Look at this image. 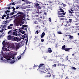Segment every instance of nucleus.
<instances>
[{"instance_id":"nucleus-16","label":"nucleus","mask_w":79,"mask_h":79,"mask_svg":"<svg viewBox=\"0 0 79 79\" xmlns=\"http://www.w3.org/2000/svg\"><path fill=\"white\" fill-rule=\"evenodd\" d=\"M45 33L44 32H43L42 34H41V38H43L45 36Z\"/></svg>"},{"instance_id":"nucleus-59","label":"nucleus","mask_w":79,"mask_h":79,"mask_svg":"<svg viewBox=\"0 0 79 79\" xmlns=\"http://www.w3.org/2000/svg\"><path fill=\"white\" fill-rule=\"evenodd\" d=\"M8 18H9V16H7L6 18V19H8Z\"/></svg>"},{"instance_id":"nucleus-14","label":"nucleus","mask_w":79,"mask_h":79,"mask_svg":"<svg viewBox=\"0 0 79 79\" xmlns=\"http://www.w3.org/2000/svg\"><path fill=\"white\" fill-rule=\"evenodd\" d=\"M58 15H65V13L64 12L60 13V12H58Z\"/></svg>"},{"instance_id":"nucleus-7","label":"nucleus","mask_w":79,"mask_h":79,"mask_svg":"<svg viewBox=\"0 0 79 79\" xmlns=\"http://www.w3.org/2000/svg\"><path fill=\"white\" fill-rule=\"evenodd\" d=\"M15 47L16 49H19V48H20V47H21V44H20V43H15Z\"/></svg>"},{"instance_id":"nucleus-48","label":"nucleus","mask_w":79,"mask_h":79,"mask_svg":"<svg viewBox=\"0 0 79 79\" xmlns=\"http://www.w3.org/2000/svg\"><path fill=\"white\" fill-rule=\"evenodd\" d=\"M15 13H14V12L13 11V12H12L11 13V15H13L14 14H15Z\"/></svg>"},{"instance_id":"nucleus-38","label":"nucleus","mask_w":79,"mask_h":79,"mask_svg":"<svg viewBox=\"0 0 79 79\" xmlns=\"http://www.w3.org/2000/svg\"><path fill=\"white\" fill-rule=\"evenodd\" d=\"M19 26V23H16V26Z\"/></svg>"},{"instance_id":"nucleus-4","label":"nucleus","mask_w":79,"mask_h":79,"mask_svg":"<svg viewBox=\"0 0 79 79\" xmlns=\"http://www.w3.org/2000/svg\"><path fill=\"white\" fill-rule=\"evenodd\" d=\"M14 37V36H11L10 35H8V36L7 37L8 40H13V38Z\"/></svg>"},{"instance_id":"nucleus-5","label":"nucleus","mask_w":79,"mask_h":79,"mask_svg":"<svg viewBox=\"0 0 79 79\" xmlns=\"http://www.w3.org/2000/svg\"><path fill=\"white\" fill-rule=\"evenodd\" d=\"M20 40H21L19 39V38H18L17 37H15V36H14L12 41H16V42H19Z\"/></svg>"},{"instance_id":"nucleus-53","label":"nucleus","mask_w":79,"mask_h":79,"mask_svg":"<svg viewBox=\"0 0 79 79\" xmlns=\"http://www.w3.org/2000/svg\"><path fill=\"white\" fill-rule=\"evenodd\" d=\"M15 2L11 3L12 5H15Z\"/></svg>"},{"instance_id":"nucleus-13","label":"nucleus","mask_w":79,"mask_h":79,"mask_svg":"<svg viewBox=\"0 0 79 79\" xmlns=\"http://www.w3.org/2000/svg\"><path fill=\"white\" fill-rule=\"evenodd\" d=\"M71 49H72V48H65L64 50H65V52H69V50H70Z\"/></svg>"},{"instance_id":"nucleus-43","label":"nucleus","mask_w":79,"mask_h":79,"mask_svg":"<svg viewBox=\"0 0 79 79\" xmlns=\"http://www.w3.org/2000/svg\"><path fill=\"white\" fill-rule=\"evenodd\" d=\"M21 33H22L23 34H24V33H25V31H22L21 32Z\"/></svg>"},{"instance_id":"nucleus-31","label":"nucleus","mask_w":79,"mask_h":79,"mask_svg":"<svg viewBox=\"0 0 79 79\" xmlns=\"http://www.w3.org/2000/svg\"><path fill=\"white\" fill-rule=\"evenodd\" d=\"M71 68L74 70H76V68L73 67H72Z\"/></svg>"},{"instance_id":"nucleus-56","label":"nucleus","mask_w":79,"mask_h":79,"mask_svg":"<svg viewBox=\"0 0 79 79\" xmlns=\"http://www.w3.org/2000/svg\"><path fill=\"white\" fill-rule=\"evenodd\" d=\"M8 14V12H7L6 10L5 11V14Z\"/></svg>"},{"instance_id":"nucleus-11","label":"nucleus","mask_w":79,"mask_h":79,"mask_svg":"<svg viewBox=\"0 0 79 79\" xmlns=\"http://www.w3.org/2000/svg\"><path fill=\"white\" fill-rule=\"evenodd\" d=\"M14 31L13 30L12 31V30H10L7 33L8 34H10V35H12L13 34V32Z\"/></svg>"},{"instance_id":"nucleus-52","label":"nucleus","mask_w":79,"mask_h":79,"mask_svg":"<svg viewBox=\"0 0 79 79\" xmlns=\"http://www.w3.org/2000/svg\"><path fill=\"white\" fill-rule=\"evenodd\" d=\"M76 3H79V0H77V2H76Z\"/></svg>"},{"instance_id":"nucleus-23","label":"nucleus","mask_w":79,"mask_h":79,"mask_svg":"<svg viewBox=\"0 0 79 79\" xmlns=\"http://www.w3.org/2000/svg\"><path fill=\"white\" fill-rule=\"evenodd\" d=\"M48 2L49 3H53L54 2V0H50V1H48Z\"/></svg>"},{"instance_id":"nucleus-17","label":"nucleus","mask_w":79,"mask_h":79,"mask_svg":"<svg viewBox=\"0 0 79 79\" xmlns=\"http://www.w3.org/2000/svg\"><path fill=\"white\" fill-rule=\"evenodd\" d=\"M10 48H13V49H15V45L14 44H12L11 46L10 47Z\"/></svg>"},{"instance_id":"nucleus-51","label":"nucleus","mask_w":79,"mask_h":79,"mask_svg":"<svg viewBox=\"0 0 79 79\" xmlns=\"http://www.w3.org/2000/svg\"><path fill=\"white\" fill-rule=\"evenodd\" d=\"M37 13H38L39 14H40L42 13V12H39V11H38V12H37Z\"/></svg>"},{"instance_id":"nucleus-40","label":"nucleus","mask_w":79,"mask_h":79,"mask_svg":"<svg viewBox=\"0 0 79 79\" xmlns=\"http://www.w3.org/2000/svg\"><path fill=\"white\" fill-rule=\"evenodd\" d=\"M49 21H50V22H52V20L50 18H49Z\"/></svg>"},{"instance_id":"nucleus-60","label":"nucleus","mask_w":79,"mask_h":79,"mask_svg":"<svg viewBox=\"0 0 79 79\" xmlns=\"http://www.w3.org/2000/svg\"><path fill=\"white\" fill-rule=\"evenodd\" d=\"M8 10H10V9H11V7H8Z\"/></svg>"},{"instance_id":"nucleus-1","label":"nucleus","mask_w":79,"mask_h":79,"mask_svg":"<svg viewBox=\"0 0 79 79\" xmlns=\"http://www.w3.org/2000/svg\"><path fill=\"white\" fill-rule=\"evenodd\" d=\"M44 65H45V64H41L38 66L39 68V69L40 74H42V73H45L43 70L45 69V66H43Z\"/></svg>"},{"instance_id":"nucleus-49","label":"nucleus","mask_w":79,"mask_h":79,"mask_svg":"<svg viewBox=\"0 0 79 79\" xmlns=\"http://www.w3.org/2000/svg\"><path fill=\"white\" fill-rule=\"evenodd\" d=\"M3 32V30L0 31V32H1V33H2Z\"/></svg>"},{"instance_id":"nucleus-25","label":"nucleus","mask_w":79,"mask_h":79,"mask_svg":"<svg viewBox=\"0 0 79 79\" xmlns=\"http://www.w3.org/2000/svg\"><path fill=\"white\" fill-rule=\"evenodd\" d=\"M12 28V27H10V26L9 25L8 26L7 29H10Z\"/></svg>"},{"instance_id":"nucleus-39","label":"nucleus","mask_w":79,"mask_h":79,"mask_svg":"<svg viewBox=\"0 0 79 79\" xmlns=\"http://www.w3.org/2000/svg\"><path fill=\"white\" fill-rule=\"evenodd\" d=\"M52 66H53V67H56V64H55L54 65H53Z\"/></svg>"},{"instance_id":"nucleus-64","label":"nucleus","mask_w":79,"mask_h":79,"mask_svg":"<svg viewBox=\"0 0 79 79\" xmlns=\"http://www.w3.org/2000/svg\"><path fill=\"white\" fill-rule=\"evenodd\" d=\"M1 60H3V57H2L1 58Z\"/></svg>"},{"instance_id":"nucleus-15","label":"nucleus","mask_w":79,"mask_h":79,"mask_svg":"<svg viewBox=\"0 0 79 79\" xmlns=\"http://www.w3.org/2000/svg\"><path fill=\"white\" fill-rule=\"evenodd\" d=\"M12 35H16V36H18V33H16L15 31H13L12 32Z\"/></svg>"},{"instance_id":"nucleus-30","label":"nucleus","mask_w":79,"mask_h":79,"mask_svg":"<svg viewBox=\"0 0 79 79\" xmlns=\"http://www.w3.org/2000/svg\"><path fill=\"white\" fill-rule=\"evenodd\" d=\"M4 24H6L8 23V20H6L5 21H3Z\"/></svg>"},{"instance_id":"nucleus-24","label":"nucleus","mask_w":79,"mask_h":79,"mask_svg":"<svg viewBox=\"0 0 79 79\" xmlns=\"http://www.w3.org/2000/svg\"><path fill=\"white\" fill-rule=\"evenodd\" d=\"M24 36H25V38H27V39H28V37H27V35L24 34Z\"/></svg>"},{"instance_id":"nucleus-36","label":"nucleus","mask_w":79,"mask_h":79,"mask_svg":"<svg viewBox=\"0 0 79 79\" xmlns=\"http://www.w3.org/2000/svg\"><path fill=\"white\" fill-rule=\"evenodd\" d=\"M4 48H5V49L6 50H7V48H5V47H4L3 46V47L2 48V50H3Z\"/></svg>"},{"instance_id":"nucleus-19","label":"nucleus","mask_w":79,"mask_h":79,"mask_svg":"<svg viewBox=\"0 0 79 79\" xmlns=\"http://www.w3.org/2000/svg\"><path fill=\"white\" fill-rule=\"evenodd\" d=\"M48 51L49 53H52V49L51 48H48Z\"/></svg>"},{"instance_id":"nucleus-57","label":"nucleus","mask_w":79,"mask_h":79,"mask_svg":"<svg viewBox=\"0 0 79 79\" xmlns=\"http://www.w3.org/2000/svg\"><path fill=\"white\" fill-rule=\"evenodd\" d=\"M7 13H10V10H6Z\"/></svg>"},{"instance_id":"nucleus-26","label":"nucleus","mask_w":79,"mask_h":79,"mask_svg":"<svg viewBox=\"0 0 79 79\" xmlns=\"http://www.w3.org/2000/svg\"><path fill=\"white\" fill-rule=\"evenodd\" d=\"M25 40H26V44L27 45V42H28V39H25Z\"/></svg>"},{"instance_id":"nucleus-18","label":"nucleus","mask_w":79,"mask_h":79,"mask_svg":"<svg viewBox=\"0 0 79 79\" xmlns=\"http://www.w3.org/2000/svg\"><path fill=\"white\" fill-rule=\"evenodd\" d=\"M24 15V14L22 12H19L17 14V15Z\"/></svg>"},{"instance_id":"nucleus-45","label":"nucleus","mask_w":79,"mask_h":79,"mask_svg":"<svg viewBox=\"0 0 79 79\" xmlns=\"http://www.w3.org/2000/svg\"><path fill=\"white\" fill-rule=\"evenodd\" d=\"M58 17H60V18H61V17H64V16L63 15L59 16H58Z\"/></svg>"},{"instance_id":"nucleus-41","label":"nucleus","mask_w":79,"mask_h":79,"mask_svg":"<svg viewBox=\"0 0 79 79\" xmlns=\"http://www.w3.org/2000/svg\"><path fill=\"white\" fill-rule=\"evenodd\" d=\"M6 27V25H4L3 26H2V28L3 29V28H5V27Z\"/></svg>"},{"instance_id":"nucleus-35","label":"nucleus","mask_w":79,"mask_h":79,"mask_svg":"<svg viewBox=\"0 0 79 79\" xmlns=\"http://www.w3.org/2000/svg\"><path fill=\"white\" fill-rule=\"evenodd\" d=\"M74 54L73 53L72 54V56H74L75 54H76L77 53V52H74Z\"/></svg>"},{"instance_id":"nucleus-6","label":"nucleus","mask_w":79,"mask_h":79,"mask_svg":"<svg viewBox=\"0 0 79 79\" xmlns=\"http://www.w3.org/2000/svg\"><path fill=\"white\" fill-rule=\"evenodd\" d=\"M18 17L19 18H21V19H22V21H23V20H24V19H25L24 15H23L22 14H21L20 15H18Z\"/></svg>"},{"instance_id":"nucleus-37","label":"nucleus","mask_w":79,"mask_h":79,"mask_svg":"<svg viewBox=\"0 0 79 79\" xmlns=\"http://www.w3.org/2000/svg\"><path fill=\"white\" fill-rule=\"evenodd\" d=\"M16 23H15V22H14V26H16Z\"/></svg>"},{"instance_id":"nucleus-22","label":"nucleus","mask_w":79,"mask_h":79,"mask_svg":"<svg viewBox=\"0 0 79 79\" xmlns=\"http://www.w3.org/2000/svg\"><path fill=\"white\" fill-rule=\"evenodd\" d=\"M65 47H66V46L65 45L63 46L62 48V50H64L65 48H65Z\"/></svg>"},{"instance_id":"nucleus-63","label":"nucleus","mask_w":79,"mask_h":79,"mask_svg":"<svg viewBox=\"0 0 79 79\" xmlns=\"http://www.w3.org/2000/svg\"><path fill=\"white\" fill-rule=\"evenodd\" d=\"M34 67H37V65H35V64H34Z\"/></svg>"},{"instance_id":"nucleus-42","label":"nucleus","mask_w":79,"mask_h":79,"mask_svg":"<svg viewBox=\"0 0 79 79\" xmlns=\"http://www.w3.org/2000/svg\"><path fill=\"white\" fill-rule=\"evenodd\" d=\"M77 1V0H73V1L74 3H76Z\"/></svg>"},{"instance_id":"nucleus-33","label":"nucleus","mask_w":79,"mask_h":79,"mask_svg":"<svg viewBox=\"0 0 79 79\" xmlns=\"http://www.w3.org/2000/svg\"><path fill=\"white\" fill-rule=\"evenodd\" d=\"M22 26H23V27H26V28H27V25H23Z\"/></svg>"},{"instance_id":"nucleus-20","label":"nucleus","mask_w":79,"mask_h":79,"mask_svg":"<svg viewBox=\"0 0 79 79\" xmlns=\"http://www.w3.org/2000/svg\"><path fill=\"white\" fill-rule=\"evenodd\" d=\"M19 44H20V46L21 47L22 46H23V45H24V42L22 41L21 43H19Z\"/></svg>"},{"instance_id":"nucleus-61","label":"nucleus","mask_w":79,"mask_h":79,"mask_svg":"<svg viewBox=\"0 0 79 79\" xmlns=\"http://www.w3.org/2000/svg\"><path fill=\"white\" fill-rule=\"evenodd\" d=\"M3 16L4 17H6V15H3Z\"/></svg>"},{"instance_id":"nucleus-29","label":"nucleus","mask_w":79,"mask_h":79,"mask_svg":"<svg viewBox=\"0 0 79 79\" xmlns=\"http://www.w3.org/2000/svg\"><path fill=\"white\" fill-rule=\"evenodd\" d=\"M15 60H13L11 62H10V64H13V63H15Z\"/></svg>"},{"instance_id":"nucleus-27","label":"nucleus","mask_w":79,"mask_h":79,"mask_svg":"<svg viewBox=\"0 0 79 79\" xmlns=\"http://www.w3.org/2000/svg\"><path fill=\"white\" fill-rule=\"evenodd\" d=\"M69 39L71 40L73 39V36H69Z\"/></svg>"},{"instance_id":"nucleus-12","label":"nucleus","mask_w":79,"mask_h":79,"mask_svg":"<svg viewBox=\"0 0 79 79\" xmlns=\"http://www.w3.org/2000/svg\"><path fill=\"white\" fill-rule=\"evenodd\" d=\"M59 10H60V11H58V12H62V13H64V11L61 8H60V6L59 7Z\"/></svg>"},{"instance_id":"nucleus-10","label":"nucleus","mask_w":79,"mask_h":79,"mask_svg":"<svg viewBox=\"0 0 79 79\" xmlns=\"http://www.w3.org/2000/svg\"><path fill=\"white\" fill-rule=\"evenodd\" d=\"M72 22H73V20L71 19H69V21H67L66 22V24H68L69 23H71Z\"/></svg>"},{"instance_id":"nucleus-34","label":"nucleus","mask_w":79,"mask_h":79,"mask_svg":"<svg viewBox=\"0 0 79 79\" xmlns=\"http://www.w3.org/2000/svg\"><path fill=\"white\" fill-rule=\"evenodd\" d=\"M18 30H17V29H15V30H14V31L16 33H17L18 32Z\"/></svg>"},{"instance_id":"nucleus-58","label":"nucleus","mask_w":79,"mask_h":79,"mask_svg":"<svg viewBox=\"0 0 79 79\" xmlns=\"http://www.w3.org/2000/svg\"><path fill=\"white\" fill-rule=\"evenodd\" d=\"M24 52H23L22 54H21V56H22L24 55Z\"/></svg>"},{"instance_id":"nucleus-47","label":"nucleus","mask_w":79,"mask_h":79,"mask_svg":"<svg viewBox=\"0 0 79 79\" xmlns=\"http://www.w3.org/2000/svg\"><path fill=\"white\" fill-rule=\"evenodd\" d=\"M41 42H44V39H42L41 40Z\"/></svg>"},{"instance_id":"nucleus-62","label":"nucleus","mask_w":79,"mask_h":79,"mask_svg":"<svg viewBox=\"0 0 79 79\" xmlns=\"http://www.w3.org/2000/svg\"><path fill=\"white\" fill-rule=\"evenodd\" d=\"M2 19H4V17L3 16L2 17Z\"/></svg>"},{"instance_id":"nucleus-28","label":"nucleus","mask_w":79,"mask_h":79,"mask_svg":"<svg viewBox=\"0 0 79 79\" xmlns=\"http://www.w3.org/2000/svg\"><path fill=\"white\" fill-rule=\"evenodd\" d=\"M39 46L40 47H42V44H40L39 45Z\"/></svg>"},{"instance_id":"nucleus-3","label":"nucleus","mask_w":79,"mask_h":79,"mask_svg":"<svg viewBox=\"0 0 79 79\" xmlns=\"http://www.w3.org/2000/svg\"><path fill=\"white\" fill-rule=\"evenodd\" d=\"M47 71H48V75L47 76H45V77H51L52 76V73H53V70H52V69H51L50 68H48L47 69Z\"/></svg>"},{"instance_id":"nucleus-54","label":"nucleus","mask_w":79,"mask_h":79,"mask_svg":"<svg viewBox=\"0 0 79 79\" xmlns=\"http://www.w3.org/2000/svg\"><path fill=\"white\" fill-rule=\"evenodd\" d=\"M16 10V8H14L13 9V10H12V11H14H14H15V10Z\"/></svg>"},{"instance_id":"nucleus-2","label":"nucleus","mask_w":79,"mask_h":79,"mask_svg":"<svg viewBox=\"0 0 79 79\" xmlns=\"http://www.w3.org/2000/svg\"><path fill=\"white\" fill-rule=\"evenodd\" d=\"M42 2H38V1H36V2L34 3V6H35L37 9H41V7L40 6V5H41Z\"/></svg>"},{"instance_id":"nucleus-32","label":"nucleus","mask_w":79,"mask_h":79,"mask_svg":"<svg viewBox=\"0 0 79 79\" xmlns=\"http://www.w3.org/2000/svg\"><path fill=\"white\" fill-rule=\"evenodd\" d=\"M57 34H62V33L61 31H57Z\"/></svg>"},{"instance_id":"nucleus-8","label":"nucleus","mask_w":79,"mask_h":79,"mask_svg":"<svg viewBox=\"0 0 79 79\" xmlns=\"http://www.w3.org/2000/svg\"><path fill=\"white\" fill-rule=\"evenodd\" d=\"M74 8H71L70 9V10H69L68 11L69 12V13L70 14H73V13H74Z\"/></svg>"},{"instance_id":"nucleus-50","label":"nucleus","mask_w":79,"mask_h":79,"mask_svg":"<svg viewBox=\"0 0 79 79\" xmlns=\"http://www.w3.org/2000/svg\"><path fill=\"white\" fill-rule=\"evenodd\" d=\"M11 57H12V59H15V56H11Z\"/></svg>"},{"instance_id":"nucleus-55","label":"nucleus","mask_w":79,"mask_h":79,"mask_svg":"<svg viewBox=\"0 0 79 79\" xmlns=\"http://www.w3.org/2000/svg\"><path fill=\"white\" fill-rule=\"evenodd\" d=\"M21 58V56H20L18 58V60H20Z\"/></svg>"},{"instance_id":"nucleus-46","label":"nucleus","mask_w":79,"mask_h":79,"mask_svg":"<svg viewBox=\"0 0 79 79\" xmlns=\"http://www.w3.org/2000/svg\"><path fill=\"white\" fill-rule=\"evenodd\" d=\"M54 2H55L56 3L57 2H58L57 0H55L54 1Z\"/></svg>"},{"instance_id":"nucleus-44","label":"nucleus","mask_w":79,"mask_h":79,"mask_svg":"<svg viewBox=\"0 0 79 79\" xmlns=\"http://www.w3.org/2000/svg\"><path fill=\"white\" fill-rule=\"evenodd\" d=\"M10 26H11L10 27H13V24H10Z\"/></svg>"},{"instance_id":"nucleus-9","label":"nucleus","mask_w":79,"mask_h":79,"mask_svg":"<svg viewBox=\"0 0 79 79\" xmlns=\"http://www.w3.org/2000/svg\"><path fill=\"white\" fill-rule=\"evenodd\" d=\"M2 44L4 45V46H9L10 45V43L5 42V40L3 41L2 42Z\"/></svg>"},{"instance_id":"nucleus-21","label":"nucleus","mask_w":79,"mask_h":79,"mask_svg":"<svg viewBox=\"0 0 79 79\" xmlns=\"http://www.w3.org/2000/svg\"><path fill=\"white\" fill-rule=\"evenodd\" d=\"M61 66L63 69H64V68H65V65L63 64H62Z\"/></svg>"}]
</instances>
